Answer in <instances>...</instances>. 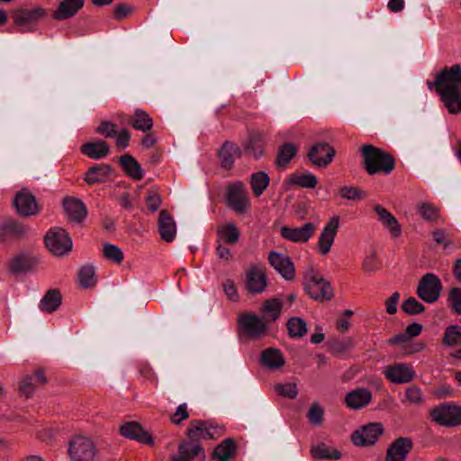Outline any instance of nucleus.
<instances>
[{
    "mask_svg": "<svg viewBox=\"0 0 461 461\" xmlns=\"http://www.w3.org/2000/svg\"><path fill=\"white\" fill-rule=\"evenodd\" d=\"M429 89L434 88L449 113H461V66L445 67L436 75L435 81H428Z\"/></svg>",
    "mask_w": 461,
    "mask_h": 461,
    "instance_id": "obj_1",
    "label": "nucleus"
},
{
    "mask_svg": "<svg viewBox=\"0 0 461 461\" xmlns=\"http://www.w3.org/2000/svg\"><path fill=\"white\" fill-rule=\"evenodd\" d=\"M361 152L364 167L371 176L378 173L389 174L395 167L393 156L372 144L363 145Z\"/></svg>",
    "mask_w": 461,
    "mask_h": 461,
    "instance_id": "obj_2",
    "label": "nucleus"
},
{
    "mask_svg": "<svg viewBox=\"0 0 461 461\" xmlns=\"http://www.w3.org/2000/svg\"><path fill=\"white\" fill-rule=\"evenodd\" d=\"M303 288L315 301L329 302L334 297L330 283L312 267H309L304 273Z\"/></svg>",
    "mask_w": 461,
    "mask_h": 461,
    "instance_id": "obj_3",
    "label": "nucleus"
},
{
    "mask_svg": "<svg viewBox=\"0 0 461 461\" xmlns=\"http://www.w3.org/2000/svg\"><path fill=\"white\" fill-rule=\"evenodd\" d=\"M46 16L47 10L40 6L32 9L19 8L12 13L14 25L21 33L36 31L39 21Z\"/></svg>",
    "mask_w": 461,
    "mask_h": 461,
    "instance_id": "obj_4",
    "label": "nucleus"
},
{
    "mask_svg": "<svg viewBox=\"0 0 461 461\" xmlns=\"http://www.w3.org/2000/svg\"><path fill=\"white\" fill-rule=\"evenodd\" d=\"M225 203L237 214L247 213L250 201L243 182L236 181L227 185Z\"/></svg>",
    "mask_w": 461,
    "mask_h": 461,
    "instance_id": "obj_5",
    "label": "nucleus"
},
{
    "mask_svg": "<svg viewBox=\"0 0 461 461\" xmlns=\"http://www.w3.org/2000/svg\"><path fill=\"white\" fill-rule=\"evenodd\" d=\"M68 452L72 461H94L97 448L90 438L78 435L69 441Z\"/></svg>",
    "mask_w": 461,
    "mask_h": 461,
    "instance_id": "obj_6",
    "label": "nucleus"
},
{
    "mask_svg": "<svg viewBox=\"0 0 461 461\" xmlns=\"http://www.w3.org/2000/svg\"><path fill=\"white\" fill-rule=\"evenodd\" d=\"M430 417L440 426L456 427L461 424V407L442 403L430 410Z\"/></svg>",
    "mask_w": 461,
    "mask_h": 461,
    "instance_id": "obj_7",
    "label": "nucleus"
},
{
    "mask_svg": "<svg viewBox=\"0 0 461 461\" xmlns=\"http://www.w3.org/2000/svg\"><path fill=\"white\" fill-rule=\"evenodd\" d=\"M442 288L438 276L433 273H427L420 278L416 293L422 301L433 303L438 300Z\"/></svg>",
    "mask_w": 461,
    "mask_h": 461,
    "instance_id": "obj_8",
    "label": "nucleus"
},
{
    "mask_svg": "<svg viewBox=\"0 0 461 461\" xmlns=\"http://www.w3.org/2000/svg\"><path fill=\"white\" fill-rule=\"evenodd\" d=\"M239 330L250 339L262 338L267 330L264 320L254 313L244 312L238 318Z\"/></svg>",
    "mask_w": 461,
    "mask_h": 461,
    "instance_id": "obj_9",
    "label": "nucleus"
},
{
    "mask_svg": "<svg viewBox=\"0 0 461 461\" xmlns=\"http://www.w3.org/2000/svg\"><path fill=\"white\" fill-rule=\"evenodd\" d=\"M44 240L48 249L56 256H63L72 249V240L67 230L62 228L50 230Z\"/></svg>",
    "mask_w": 461,
    "mask_h": 461,
    "instance_id": "obj_10",
    "label": "nucleus"
},
{
    "mask_svg": "<svg viewBox=\"0 0 461 461\" xmlns=\"http://www.w3.org/2000/svg\"><path fill=\"white\" fill-rule=\"evenodd\" d=\"M384 432V429L382 423H368L351 434V441L357 447L374 446Z\"/></svg>",
    "mask_w": 461,
    "mask_h": 461,
    "instance_id": "obj_11",
    "label": "nucleus"
},
{
    "mask_svg": "<svg viewBox=\"0 0 461 461\" xmlns=\"http://www.w3.org/2000/svg\"><path fill=\"white\" fill-rule=\"evenodd\" d=\"M13 205L19 215L29 217L36 215L41 211L35 196L27 188L23 187L18 191L13 200Z\"/></svg>",
    "mask_w": 461,
    "mask_h": 461,
    "instance_id": "obj_12",
    "label": "nucleus"
},
{
    "mask_svg": "<svg viewBox=\"0 0 461 461\" xmlns=\"http://www.w3.org/2000/svg\"><path fill=\"white\" fill-rule=\"evenodd\" d=\"M170 461H205V451L198 442L183 440L178 444L177 454Z\"/></svg>",
    "mask_w": 461,
    "mask_h": 461,
    "instance_id": "obj_13",
    "label": "nucleus"
},
{
    "mask_svg": "<svg viewBox=\"0 0 461 461\" xmlns=\"http://www.w3.org/2000/svg\"><path fill=\"white\" fill-rule=\"evenodd\" d=\"M118 431L125 438L135 440L147 446L154 445V438L151 433L144 429L138 421L124 422L119 427Z\"/></svg>",
    "mask_w": 461,
    "mask_h": 461,
    "instance_id": "obj_14",
    "label": "nucleus"
},
{
    "mask_svg": "<svg viewBox=\"0 0 461 461\" xmlns=\"http://www.w3.org/2000/svg\"><path fill=\"white\" fill-rule=\"evenodd\" d=\"M336 155L335 149L327 142H317L308 151L310 161L319 167H328Z\"/></svg>",
    "mask_w": 461,
    "mask_h": 461,
    "instance_id": "obj_15",
    "label": "nucleus"
},
{
    "mask_svg": "<svg viewBox=\"0 0 461 461\" xmlns=\"http://www.w3.org/2000/svg\"><path fill=\"white\" fill-rule=\"evenodd\" d=\"M413 446V441L409 437L395 438L387 447L385 461H406Z\"/></svg>",
    "mask_w": 461,
    "mask_h": 461,
    "instance_id": "obj_16",
    "label": "nucleus"
},
{
    "mask_svg": "<svg viewBox=\"0 0 461 461\" xmlns=\"http://www.w3.org/2000/svg\"><path fill=\"white\" fill-rule=\"evenodd\" d=\"M29 227L14 219H7L0 225V243L18 241L26 236Z\"/></svg>",
    "mask_w": 461,
    "mask_h": 461,
    "instance_id": "obj_17",
    "label": "nucleus"
},
{
    "mask_svg": "<svg viewBox=\"0 0 461 461\" xmlns=\"http://www.w3.org/2000/svg\"><path fill=\"white\" fill-rule=\"evenodd\" d=\"M212 429L221 428L213 426L212 422L209 420H193L190 421L189 426L186 429V436L188 441H194L200 443L201 439H212L213 433L212 432Z\"/></svg>",
    "mask_w": 461,
    "mask_h": 461,
    "instance_id": "obj_18",
    "label": "nucleus"
},
{
    "mask_svg": "<svg viewBox=\"0 0 461 461\" xmlns=\"http://www.w3.org/2000/svg\"><path fill=\"white\" fill-rule=\"evenodd\" d=\"M267 285L266 272L256 265L249 267L246 273V288L250 294H260Z\"/></svg>",
    "mask_w": 461,
    "mask_h": 461,
    "instance_id": "obj_19",
    "label": "nucleus"
},
{
    "mask_svg": "<svg viewBox=\"0 0 461 461\" xmlns=\"http://www.w3.org/2000/svg\"><path fill=\"white\" fill-rule=\"evenodd\" d=\"M339 226V217L334 215L325 225L318 240V250L321 255H327L334 242Z\"/></svg>",
    "mask_w": 461,
    "mask_h": 461,
    "instance_id": "obj_20",
    "label": "nucleus"
},
{
    "mask_svg": "<svg viewBox=\"0 0 461 461\" xmlns=\"http://www.w3.org/2000/svg\"><path fill=\"white\" fill-rule=\"evenodd\" d=\"M39 261L36 256L31 253L22 252L10 260L8 270L14 275L32 272L35 270Z\"/></svg>",
    "mask_w": 461,
    "mask_h": 461,
    "instance_id": "obj_21",
    "label": "nucleus"
},
{
    "mask_svg": "<svg viewBox=\"0 0 461 461\" xmlns=\"http://www.w3.org/2000/svg\"><path fill=\"white\" fill-rule=\"evenodd\" d=\"M270 265L288 281L294 280L295 269L294 263L288 256H285L276 251H270L268 256Z\"/></svg>",
    "mask_w": 461,
    "mask_h": 461,
    "instance_id": "obj_22",
    "label": "nucleus"
},
{
    "mask_svg": "<svg viewBox=\"0 0 461 461\" xmlns=\"http://www.w3.org/2000/svg\"><path fill=\"white\" fill-rule=\"evenodd\" d=\"M242 152V149L236 143L225 140L217 152L221 167L230 171L234 166L235 158H240Z\"/></svg>",
    "mask_w": 461,
    "mask_h": 461,
    "instance_id": "obj_23",
    "label": "nucleus"
},
{
    "mask_svg": "<svg viewBox=\"0 0 461 461\" xmlns=\"http://www.w3.org/2000/svg\"><path fill=\"white\" fill-rule=\"evenodd\" d=\"M62 203L69 221L81 223L86 218L87 209L79 198L66 196Z\"/></svg>",
    "mask_w": 461,
    "mask_h": 461,
    "instance_id": "obj_24",
    "label": "nucleus"
},
{
    "mask_svg": "<svg viewBox=\"0 0 461 461\" xmlns=\"http://www.w3.org/2000/svg\"><path fill=\"white\" fill-rule=\"evenodd\" d=\"M281 235L284 239L293 242H307L315 232V225L312 222H307L299 228H290L284 226L281 228Z\"/></svg>",
    "mask_w": 461,
    "mask_h": 461,
    "instance_id": "obj_25",
    "label": "nucleus"
},
{
    "mask_svg": "<svg viewBox=\"0 0 461 461\" xmlns=\"http://www.w3.org/2000/svg\"><path fill=\"white\" fill-rule=\"evenodd\" d=\"M384 375L386 379L393 384H406L413 380L415 372L407 364H396L387 366Z\"/></svg>",
    "mask_w": 461,
    "mask_h": 461,
    "instance_id": "obj_26",
    "label": "nucleus"
},
{
    "mask_svg": "<svg viewBox=\"0 0 461 461\" xmlns=\"http://www.w3.org/2000/svg\"><path fill=\"white\" fill-rule=\"evenodd\" d=\"M160 238L166 242H172L176 238V222L167 210H162L158 219Z\"/></svg>",
    "mask_w": 461,
    "mask_h": 461,
    "instance_id": "obj_27",
    "label": "nucleus"
},
{
    "mask_svg": "<svg viewBox=\"0 0 461 461\" xmlns=\"http://www.w3.org/2000/svg\"><path fill=\"white\" fill-rule=\"evenodd\" d=\"M85 0H62L53 12L52 18L63 21L75 16L83 8Z\"/></svg>",
    "mask_w": 461,
    "mask_h": 461,
    "instance_id": "obj_28",
    "label": "nucleus"
},
{
    "mask_svg": "<svg viewBox=\"0 0 461 461\" xmlns=\"http://www.w3.org/2000/svg\"><path fill=\"white\" fill-rule=\"evenodd\" d=\"M372 392L366 388H357L345 396V404L352 410L361 409L372 401Z\"/></svg>",
    "mask_w": 461,
    "mask_h": 461,
    "instance_id": "obj_29",
    "label": "nucleus"
},
{
    "mask_svg": "<svg viewBox=\"0 0 461 461\" xmlns=\"http://www.w3.org/2000/svg\"><path fill=\"white\" fill-rule=\"evenodd\" d=\"M259 363L269 370H277L285 365V360L280 349L268 348L261 352Z\"/></svg>",
    "mask_w": 461,
    "mask_h": 461,
    "instance_id": "obj_30",
    "label": "nucleus"
},
{
    "mask_svg": "<svg viewBox=\"0 0 461 461\" xmlns=\"http://www.w3.org/2000/svg\"><path fill=\"white\" fill-rule=\"evenodd\" d=\"M80 151L83 155L90 158L101 159L110 154V147L106 141L98 140L82 144Z\"/></svg>",
    "mask_w": 461,
    "mask_h": 461,
    "instance_id": "obj_31",
    "label": "nucleus"
},
{
    "mask_svg": "<svg viewBox=\"0 0 461 461\" xmlns=\"http://www.w3.org/2000/svg\"><path fill=\"white\" fill-rule=\"evenodd\" d=\"M118 163L123 172L131 179L139 181L143 178L141 166L133 156L124 154L119 158Z\"/></svg>",
    "mask_w": 461,
    "mask_h": 461,
    "instance_id": "obj_32",
    "label": "nucleus"
},
{
    "mask_svg": "<svg viewBox=\"0 0 461 461\" xmlns=\"http://www.w3.org/2000/svg\"><path fill=\"white\" fill-rule=\"evenodd\" d=\"M283 302L277 298L267 299L260 308L262 319L267 324L276 321L283 309Z\"/></svg>",
    "mask_w": 461,
    "mask_h": 461,
    "instance_id": "obj_33",
    "label": "nucleus"
},
{
    "mask_svg": "<svg viewBox=\"0 0 461 461\" xmlns=\"http://www.w3.org/2000/svg\"><path fill=\"white\" fill-rule=\"evenodd\" d=\"M374 211L376 212L378 220L390 230L393 237L397 238L402 234L401 225L388 210L380 204H376Z\"/></svg>",
    "mask_w": 461,
    "mask_h": 461,
    "instance_id": "obj_34",
    "label": "nucleus"
},
{
    "mask_svg": "<svg viewBox=\"0 0 461 461\" xmlns=\"http://www.w3.org/2000/svg\"><path fill=\"white\" fill-rule=\"evenodd\" d=\"M112 172V167L108 164H99L87 169L84 180L88 185L105 182Z\"/></svg>",
    "mask_w": 461,
    "mask_h": 461,
    "instance_id": "obj_35",
    "label": "nucleus"
},
{
    "mask_svg": "<svg viewBox=\"0 0 461 461\" xmlns=\"http://www.w3.org/2000/svg\"><path fill=\"white\" fill-rule=\"evenodd\" d=\"M245 154L255 158L262 157L265 153V144L263 136L260 133H250L246 142L243 144Z\"/></svg>",
    "mask_w": 461,
    "mask_h": 461,
    "instance_id": "obj_36",
    "label": "nucleus"
},
{
    "mask_svg": "<svg viewBox=\"0 0 461 461\" xmlns=\"http://www.w3.org/2000/svg\"><path fill=\"white\" fill-rule=\"evenodd\" d=\"M237 445L233 438H228L215 447L212 453V459L218 461H230L235 455Z\"/></svg>",
    "mask_w": 461,
    "mask_h": 461,
    "instance_id": "obj_37",
    "label": "nucleus"
},
{
    "mask_svg": "<svg viewBox=\"0 0 461 461\" xmlns=\"http://www.w3.org/2000/svg\"><path fill=\"white\" fill-rule=\"evenodd\" d=\"M62 302V295L59 289H50L41 301L40 308L42 312L51 313L58 310Z\"/></svg>",
    "mask_w": 461,
    "mask_h": 461,
    "instance_id": "obj_38",
    "label": "nucleus"
},
{
    "mask_svg": "<svg viewBox=\"0 0 461 461\" xmlns=\"http://www.w3.org/2000/svg\"><path fill=\"white\" fill-rule=\"evenodd\" d=\"M219 240L228 245H235L240 237V230L233 222H227L217 230Z\"/></svg>",
    "mask_w": 461,
    "mask_h": 461,
    "instance_id": "obj_39",
    "label": "nucleus"
},
{
    "mask_svg": "<svg viewBox=\"0 0 461 461\" xmlns=\"http://www.w3.org/2000/svg\"><path fill=\"white\" fill-rule=\"evenodd\" d=\"M297 151V147L292 142H285L281 145L276 155V167L280 168L286 167L292 158L296 156Z\"/></svg>",
    "mask_w": 461,
    "mask_h": 461,
    "instance_id": "obj_40",
    "label": "nucleus"
},
{
    "mask_svg": "<svg viewBox=\"0 0 461 461\" xmlns=\"http://www.w3.org/2000/svg\"><path fill=\"white\" fill-rule=\"evenodd\" d=\"M250 187L255 197H259L270 184V177L265 171H258L250 176Z\"/></svg>",
    "mask_w": 461,
    "mask_h": 461,
    "instance_id": "obj_41",
    "label": "nucleus"
},
{
    "mask_svg": "<svg viewBox=\"0 0 461 461\" xmlns=\"http://www.w3.org/2000/svg\"><path fill=\"white\" fill-rule=\"evenodd\" d=\"M129 123L136 130L149 132L153 127V120L143 110L137 109L131 117Z\"/></svg>",
    "mask_w": 461,
    "mask_h": 461,
    "instance_id": "obj_42",
    "label": "nucleus"
},
{
    "mask_svg": "<svg viewBox=\"0 0 461 461\" xmlns=\"http://www.w3.org/2000/svg\"><path fill=\"white\" fill-rule=\"evenodd\" d=\"M286 183L291 185H298L303 188H315L318 184L317 177L311 173H303L302 175L292 174Z\"/></svg>",
    "mask_w": 461,
    "mask_h": 461,
    "instance_id": "obj_43",
    "label": "nucleus"
},
{
    "mask_svg": "<svg viewBox=\"0 0 461 461\" xmlns=\"http://www.w3.org/2000/svg\"><path fill=\"white\" fill-rule=\"evenodd\" d=\"M312 456L316 459H331L338 460L341 457V453L336 449L329 447L325 443H320L311 449Z\"/></svg>",
    "mask_w": 461,
    "mask_h": 461,
    "instance_id": "obj_44",
    "label": "nucleus"
},
{
    "mask_svg": "<svg viewBox=\"0 0 461 461\" xmlns=\"http://www.w3.org/2000/svg\"><path fill=\"white\" fill-rule=\"evenodd\" d=\"M288 336L292 339L303 338L307 333L306 321L301 317H291L286 322Z\"/></svg>",
    "mask_w": 461,
    "mask_h": 461,
    "instance_id": "obj_45",
    "label": "nucleus"
},
{
    "mask_svg": "<svg viewBox=\"0 0 461 461\" xmlns=\"http://www.w3.org/2000/svg\"><path fill=\"white\" fill-rule=\"evenodd\" d=\"M78 282L83 288H92L96 284L95 269L93 265L87 264L78 271Z\"/></svg>",
    "mask_w": 461,
    "mask_h": 461,
    "instance_id": "obj_46",
    "label": "nucleus"
},
{
    "mask_svg": "<svg viewBox=\"0 0 461 461\" xmlns=\"http://www.w3.org/2000/svg\"><path fill=\"white\" fill-rule=\"evenodd\" d=\"M442 343L452 347L461 345V328L458 325H450L446 328Z\"/></svg>",
    "mask_w": 461,
    "mask_h": 461,
    "instance_id": "obj_47",
    "label": "nucleus"
},
{
    "mask_svg": "<svg viewBox=\"0 0 461 461\" xmlns=\"http://www.w3.org/2000/svg\"><path fill=\"white\" fill-rule=\"evenodd\" d=\"M329 350L335 356L346 353L352 347V340L349 338L342 339H330L328 341Z\"/></svg>",
    "mask_w": 461,
    "mask_h": 461,
    "instance_id": "obj_48",
    "label": "nucleus"
},
{
    "mask_svg": "<svg viewBox=\"0 0 461 461\" xmlns=\"http://www.w3.org/2000/svg\"><path fill=\"white\" fill-rule=\"evenodd\" d=\"M339 194L347 200L360 201L366 198V193L357 186H341L339 188Z\"/></svg>",
    "mask_w": 461,
    "mask_h": 461,
    "instance_id": "obj_49",
    "label": "nucleus"
},
{
    "mask_svg": "<svg viewBox=\"0 0 461 461\" xmlns=\"http://www.w3.org/2000/svg\"><path fill=\"white\" fill-rule=\"evenodd\" d=\"M103 256L116 264H121L123 261L124 255L122 249L113 244L105 243L103 249Z\"/></svg>",
    "mask_w": 461,
    "mask_h": 461,
    "instance_id": "obj_50",
    "label": "nucleus"
},
{
    "mask_svg": "<svg viewBox=\"0 0 461 461\" xmlns=\"http://www.w3.org/2000/svg\"><path fill=\"white\" fill-rule=\"evenodd\" d=\"M306 417L312 425L321 426L324 420V410L319 402H315L310 407Z\"/></svg>",
    "mask_w": 461,
    "mask_h": 461,
    "instance_id": "obj_51",
    "label": "nucleus"
},
{
    "mask_svg": "<svg viewBox=\"0 0 461 461\" xmlns=\"http://www.w3.org/2000/svg\"><path fill=\"white\" fill-rule=\"evenodd\" d=\"M401 308L408 315L420 314L425 311V306L418 302L414 297H409L403 301Z\"/></svg>",
    "mask_w": 461,
    "mask_h": 461,
    "instance_id": "obj_52",
    "label": "nucleus"
},
{
    "mask_svg": "<svg viewBox=\"0 0 461 461\" xmlns=\"http://www.w3.org/2000/svg\"><path fill=\"white\" fill-rule=\"evenodd\" d=\"M275 391L280 396L295 399L298 395L297 385L294 383L277 384L275 385Z\"/></svg>",
    "mask_w": 461,
    "mask_h": 461,
    "instance_id": "obj_53",
    "label": "nucleus"
},
{
    "mask_svg": "<svg viewBox=\"0 0 461 461\" xmlns=\"http://www.w3.org/2000/svg\"><path fill=\"white\" fill-rule=\"evenodd\" d=\"M418 212L425 221H432L437 220L438 210L429 203H422L417 206Z\"/></svg>",
    "mask_w": 461,
    "mask_h": 461,
    "instance_id": "obj_54",
    "label": "nucleus"
},
{
    "mask_svg": "<svg viewBox=\"0 0 461 461\" xmlns=\"http://www.w3.org/2000/svg\"><path fill=\"white\" fill-rule=\"evenodd\" d=\"M116 124L109 121H102L95 132L105 138H113L116 135Z\"/></svg>",
    "mask_w": 461,
    "mask_h": 461,
    "instance_id": "obj_55",
    "label": "nucleus"
},
{
    "mask_svg": "<svg viewBox=\"0 0 461 461\" xmlns=\"http://www.w3.org/2000/svg\"><path fill=\"white\" fill-rule=\"evenodd\" d=\"M448 302L451 303L452 310L457 314H461V289L459 287L450 289Z\"/></svg>",
    "mask_w": 461,
    "mask_h": 461,
    "instance_id": "obj_56",
    "label": "nucleus"
},
{
    "mask_svg": "<svg viewBox=\"0 0 461 461\" xmlns=\"http://www.w3.org/2000/svg\"><path fill=\"white\" fill-rule=\"evenodd\" d=\"M145 200L147 207L151 212H157L161 204V197L155 190H149Z\"/></svg>",
    "mask_w": 461,
    "mask_h": 461,
    "instance_id": "obj_57",
    "label": "nucleus"
},
{
    "mask_svg": "<svg viewBox=\"0 0 461 461\" xmlns=\"http://www.w3.org/2000/svg\"><path fill=\"white\" fill-rule=\"evenodd\" d=\"M133 12V7L126 4H117L113 7V17L115 20L121 21Z\"/></svg>",
    "mask_w": 461,
    "mask_h": 461,
    "instance_id": "obj_58",
    "label": "nucleus"
},
{
    "mask_svg": "<svg viewBox=\"0 0 461 461\" xmlns=\"http://www.w3.org/2000/svg\"><path fill=\"white\" fill-rule=\"evenodd\" d=\"M34 392V386L32 383V377L26 376L24 377L19 384V393L20 395L25 396L26 399L30 398Z\"/></svg>",
    "mask_w": 461,
    "mask_h": 461,
    "instance_id": "obj_59",
    "label": "nucleus"
},
{
    "mask_svg": "<svg viewBox=\"0 0 461 461\" xmlns=\"http://www.w3.org/2000/svg\"><path fill=\"white\" fill-rule=\"evenodd\" d=\"M115 136V144L119 149H124L129 146L131 133L128 129L124 128L121 130L118 133L116 132Z\"/></svg>",
    "mask_w": 461,
    "mask_h": 461,
    "instance_id": "obj_60",
    "label": "nucleus"
},
{
    "mask_svg": "<svg viewBox=\"0 0 461 461\" xmlns=\"http://www.w3.org/2000/svg\"><path fill=\"white\" fill-rule=\"evenodd\" d=\"M189 418V413L185 403L180 404L175 413L171 416V422L174 424H180L183 420Z\"/></svg>",
    "mask_w": 461,
    "mask_h": 461,
    "instance_id": "obj_61",
    "label": "nucleus"
},
{
    "mask_svg": "<svg viewBox=\"0 0 461 461\" xmlns=\"http://www.w3.org/2000/svg\"><path fill=\"white\" fill-rule=\"evenodd\" d=\"M407 400L414 404H420L422 402L420 389L416 385H411L406 389Z\"/></svg>",
    "mask_w": 461,
    "mask_h": 461,
    "instance_id": "obj_62",
    "label": "nucleus"
},
{
    "mask_svg": "<svg viewBox=\"0 0 461 461\" xmlns=\"http://www.w3.org/2000/svg\"><path fill=\"white\" fill-rule=\"evenodd\" d=\"M432 237L437 244L443 245L445 248L452 244V240L446 234L444 230H436L432 231Z\"/></svg>",
    "mask_w": 461,
    "mask_h": 461,
    "instance_id": "obj_63",
    "label": "nucleus"
},
{
    "mask_svg": "<svg viewBox=\"0 0 461 461\" xmlns=\"http://www.w3.org/2000/svg\"><path fill=\"white\" fill-rule=\"evenodd\" d=\"M223 290L228 298L232 302H238L239 294L232 280L227 279L223 284Z\"/></svg>",
    "mask_w": 461,
    "mask_h": 461,
    "instance_id": "obj_64",
    "label": "nucleus"
}]
</instances>
